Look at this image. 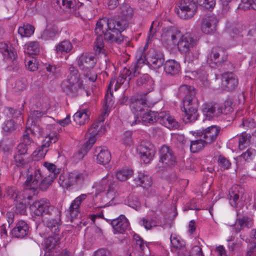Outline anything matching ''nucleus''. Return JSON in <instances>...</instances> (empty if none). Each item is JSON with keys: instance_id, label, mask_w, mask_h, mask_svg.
I'll use <instances>...</instances> for the list:
<instances>
[{"instance_id": "obj_1", "label": "nucleus", "mask_w": 256, "mask_h": 256, "mask_svg": "<svg viewBox=\"0 0 256 256\" xmlns=\"http://www.w3.org/2000/svg\"><path fill=\"white\" fill-rule=\"evenodd\" d=\"M121 20L114 19H100L96 24L95 32L98 36L94 42V49L96 54L103 52L104 43V35L106 40L120 44L123 41L121 34L122 31L128 26V20L134 15V10L127 4H123L118 9Z\"/></svg>"}, {"instance_id": "obj_2", "label": "nucleus", "mask_w": 256, "mask_h": 256, "mask_svg": "<svg viewBox=\"0 0 256 256\" xmlns=\"http://www.w3.org/2000/svg\"><path fill=\"white\" fill-rule=\"evenodd\" d=\"M178 94L184 96L182 110L184 112L183 119L186 123L195 121L198 116V100L196 96V90L193 86L182 85L178 90Z\"/></svg>"}, {"instance_id": "obj_3", "label": "nucleus", "mask_w": 256, "mask_h": 256, "mask_svg": "<svg viewBox=\"0 0 256 256\" xmlns=\"http://www.w3.org/2000/svg\"><path fill=\"white\" fill-rule=\"evenodd\" d=\"M148 48L147 45L144 48H138L136 54V64L134 65V76L139 74L138 68L141 64H146L152 68L157 69L161 67L164 59L163 54L160 52L154 50H150L147 56L145 52Z\"/></svg>"}, {"instance_id": "obj_4", "label": "nucleus", "mask_w": 256, "mask_h": 256, "mask_svg": "<svg viewBox=\"0 0 256 256\" xmlns=\"http://www.w3.org/2000/svg\"><path fill=\"white\" fill-rule=\"evenodd\" d=\"M101 124V123L93 124L90 128L88 129L86 134V136L88 140L83 145L82 148L74 154V158L75 160H82L96 142V136L104 133V131L100 130V128H102Z\"/></svg>"}, {"instance_id": "obj_5", "label": "nucleus", "mask_w": 256, "mask_h": 256, "mask_svg": "<svg viewBox=\"0 0 256 256\" xmlns=\"http://www.w3.org/2000/svg\"><path fill=\"white\" fill-rule=\"evenodd\" d=\"M178 8H176V12L183 19H188L193 17L197 10L196 4L194 0H182Z\"/></svg>"}, {"instance_id": "obj_6", "label": "nucleus", "mask_w": 256, "mask_h": 256, "mask_svg": "<svg viewBox=\"0 0 256 256\" xmlns=\"http://www.w3.org/2000/svg\"><path fill=\"white\" fill-rule=\"evenodd\" d=\"M197 44V40L190 32L180 34L176 44L178 50L181 52H186L192 50Z\"/></svg>"}, {"instance_id": "obj_7", "label": "nucleus", "mask_w": 256, "mask_h": 256, "mask_svg": "<svg viewBox=\"0 0 256 256\" xmlns=\"http://www.w3.org/2000/svg\"><path fill=\"white\" fill-rule=\"evenodd\" d=\"M114 83L115 80L114 79H112L110 82L108 89L105 96V106L104 108V110L102 112L101 114L99 116L98 121L94 123L102 124V128H100L101 131L104 132V130L102 129L103 122L104 120L105 117L108 116L110 112V109L112 106L114 104L112 89L113 88V85Z\"/></svg>"}, {"instance_id": "obj_8", "label": "nucleus", "mask_w": 256, "mask_h": 256, "mask_svg": "<svg viewBox=\"0 0 256 256\" xmlns=\"http://www.w3.org/2000/svg\"><path fill=\"white\" fill-rule=\"evenodd\" d=\"M140 155L141 160L145 164H148L156 154V148L153 144L148 141H142L136 148Z\"/></svg>"}, {"instance_id": "obj_9", "label": "nucleus", "mask_w": 256, "mask_h": 256, "mask_svg": "<svg viewBox=\"0 0 256 256\" xmlns=\"http://www.w3.org/2000/svg\"><path fill=\"white\" fill-rule=\"evenodd\" d=\"M40 180L41 174L39 170L32 168L28 169L25 182L26 189L24 192L26 194L28 190H32L34 192L38 190V184Z\"/></svg>"}, {"instance_id": "obj_10", "label": "nucleus", "mask_w": 256, "mask_h": 256, "mask_svg": "<svg viewBox=\"0 0 256 256\" xmlns=\"http://www.w3.org/2000/svg\"><path fill=\"white\" fill-rule=\"evenodd\" d=\"M32 212L37 216L43 214H49L54 210L53 206H51L48 200L42 199L36 201L30 206Z\"/></svg>"}, {"instance_id": "obj_11", "label": "nucleus", "mask_w": 256, "mask_h": 256, "mask_svg": "<svg viewBox=\"0 0 256 256\" xmlns=\"http://www.w3.org/2000/svg\"><path fill=\"white\" fill-rule=\"evenodd\" d=\"M130 107L135 116L134 122L131 124L132 126L140 122V116L148 110V104L146 100L144 98L132 99Z\"/></svg>"}, {"instance_id": "obj_12", "label": "nucleus", "mask_w": 256, "mask_h": 256, "mask_svg": "<svg viewBox=\"0 0 256 256\" xmlns=\"http://www.w3.org/2000/svg\"><path fill=\"white\" fill-rule=\"evenodd\" d=\"M181 32L176 28L170 27L164 31L162 34V40L168 46H176Z\"/></svg>"}, {"instance_id": "obj_13", "label": "nucleus", "mask_w": 256, "mask_h": 256, "mask_svg": "<svg viewBox=\"0 0 256 256\" xmlns=\"http://www.w3.org/2000/svg\"><path fill=\"white\" fill-rule=\"evenodd\" d=\"M218 19L214 15L206 16L203 18L200 25L202 32L206 34H212L216 30Z\"/></svg>"}, {"instance_id": "obj_14", "label": "nucleus", "mask_w": 256, "mask_h": 256, "mask_svg": "<svg viewBox=\"0 0 256 256\" xmlns=\"http://www.w3.org/2000/svg\"><path fill=\"white\" fill-rule=\"evenodd\" d=\"M160 162L164 166H172L176 164V157L170 148L166 146H163L160 150Z\"/></svg>"}, {"instance_id": "obj_15", "label": "nucleus", "mask_w": 256, "mask_h": 256, "mask_svg": "<svg viewBox=\"0 0 256 256\" xmlns=\"http://www.w3.org/2000/svg\"><path fill=\"white\" fill-rule=\"evenodd\" d=\"M115 186L116 184L113 176L110 174H108L100 181L98 186V189L100 191H106L107 194L110 196L111 198H113Z\"/></svg>"}, {"instance_id": "obj_16", "label": "nucleus", "mask_w": 256, "mask_h": 256, "mask_svg": "<svg viewBox=\"0 0 256 256\" xmlns=\"http://www.w3.org/2000/svg\"><path fill=\"white\" fill-rule=\"evenodd\" d=\"M50 104L48 98H45L44 102L40 106V110L32 111L28 118L26 126L35 125L38 119L46 114L47 110L50 108Z\"/></svg>"}, {"instance_id": "obj_17", "label": "nucleus", "mask_w": 256, "mask_h": 256, "mask_svg": "<svg viewBox=\"0 0 256 256\" xmlns=\"http://www.w3.org/2000/svg\"><path fill=\"white\" fill-rule=\"evenodd\" d=\"M62 87L64 92L71 96H76L82 94L84 91L82 82L69 84L67 82H62Z\"/></svg>"}, {"instance_id": "obj_18", "label": "nucleus", "mask_w": 256, "mask_h": 256, "mask_svg": "<svg viewBox=\"0 0 256 256\" xmlns=\"http://www.w3.org/2000/svg\"><path fill=\"white\" fill-rule=\"evenodd\" d=\"M238 84V79L232 72H225L222 76V87L223 90L230 91L234 90Z\"/></svg>"}, {"instance_id": "obj_19", "label": "nucleus", "mask_w": 256, "mask_h": 256, "mask_svg": "<svg viewBox=\"0 0 256 256\" xmlns=\"http://www.w3.org/2000/svg\"><path fill=\"white\" fill-rule=\"evenodd\" d=\"M202 110L204 114L209 119L214 116H218L222 114L220 106L217 103L210 102H206L202 106Z\"/></svg>"}, {"instance_id": "obj_20", "label": "nucleus", "mask_w": 256, "mask_h": 256, "mask_svg": "<svg viewBox=\"0 0 256 256\" xmlns=\"http://www.w3.org/2000/svg\"><path fill=\"white\" fill-rule=\"evenodd\" d=\"M96 62V58L92 54H83L78 61V64L82 70H88L92 69Z\"/></svg>"}, {"instance_id": "obj_21", "label": "nucleus", "mask_w": 256, "mask_h": 256, "mask_svg": "<svg viewBox=\"0 0 256 256\" xmlns=\"http://www.w3.org/2000/svg\"><path fill=\"white\" fill-rule=\"evenodd\" d=\"M110 224L114 234H122L129 226V222L124 215H120L118 218L110 220Z\"/></svg>"}, {"instance_id": "obj_22", "label": "nucleus", "mask_w": 256, "mask_h": 256, "mask_svg": "<svg viewBox=\"0 0 256 256\" xmlns=\"http://www.w3.org/2000/svg\"><path fill=\"white\" fill-rule=\"evenodd\" d=\"M134 66L132 68H131V70L124 68L121 72L119 77L116 80L114 78L115 80V83L113 85V87L114 86V90H116L125 81H126L127 84H128L132 78V76H135L134 74ZM138 74H136V76Z\"/></svg>"}, {"instance_id": "obj_23", "label": "nucleus", "mask_w": 256, "mask_h": 256, "mask_svg": "<svg viewBox=\"0 0 256 256\" xmlns=\"http://www.w3.org/2000/svg\"><path fill=\"white\" fill-rule=\"evenodd\" d=\"M220 128L216 126H212L200 132L201 136L207 144L212 142L216 138L220 132Z\"/></svg>"}, {"instance_id": "obj_24", "label": "nucleus", "mask_w": 256, "mask_h": 256, "mask_svg": "<svg viewBox=\"0 0 256 256\" xmlns=\"http://www.w3.org/2000/svg\"><path fill=\"white\" fill-rule=\"evenodd\" d=\"M57 140V136L54 134H49L48 136H46L42 140L40 148H38L37 152H34V153H37L36 155L38 156V158H44L48 151V146L52 143L56 142Z\"/></svg>"}, {"instance_id": "obj_25", "label": "nucleus", "mask_w": 256, "mask_h": 256, "mask_svg": "<svg viewBox=\"0 0 256 256\" xmlns=\"http://www.w3.org/2000/svg\"><path fill=\"white\" fill-rule=\"evenodd\" d=\"M28 224L24 220H20L12 230L11 234L14 237L22 238L28 234Z\"/></svg>"}, {"instance_id": "obj_26", "label": "nucleus", "mask_w": 256, "mask_h": 256, "mask_svg": "<svg viewBox=\"0 0 256 256\" xmlns=\"http://www.w3.org/2000/svg\"><path fill=\"white\" fill-rule=\"evenodd\" d=\"M158 120L160 124L170 129L177 128L178 127V122L166 112H161L158 113Z\"/></svg>"}, {"instance_id": "obj_27", "label": "nucleus", "mask_w": 256, "mask_h": 256, "mask_svg": "<svg viewBox=\"0 0 256 256\" xmlns=\"http://www.w3.org/2000/svg\"><path fill=\"white\" fill-rule=\"evenodd\" d=\"M95 156L97 163L100 164H106L111 160L110 152L106 147H97L95 150Z\"/></svg>"}, {"instance_id": "obj_28", "label": "nucleus", "mask_w": 256, "mask_h": 256, "mask_svg": "<svg viewBox=\"0 0 256 256\" xmlns=\"http://www.w3.org/2000/svg\"><path fill=\"white\" fill-rule=\"evenodd\" d=\"M254 224L253 220L248 216H242L236 219L234 224V230L236 233L240 232L245 228H250Z\"/></svg>"}, {"instance_id": "obj_29", "label": "nucleus", "mask_w": 256, "mask_h": 256, "mask_svg": "<svg viewBox=\"0 0 256 256\" xmlns=\"http://www.w3.org/2000/svg\"><path fill=\"white\" fill-rule=\"evenodd\" d=\"M0 52L4 56V59L6 60L12 61L16 56V52L14 48L5 42L0 43Z\"/></svg>"}, {"instance_id": "obj_30", "label": "nucleus", "mask_w": 256, "mask_h": 256, "mask_svg": "<svg viewBox=\"0 0 256 256\" xmlns=\"http://www.w3.org/2000/svg\"><path fill=\"white\" fill-rule=\"evenodd\" d=\"M164 70L168 74L175 76L178 74L180 70V64L174 60H169L164 64Z\"/></svg>"}, {"instance_id": "obj_31", "label": "nucleus", "mask_w": 256, "mask_h": 256, "mask_svg": "<svg viewBox=\"0 0 256 256\" xmlns=\"http://www.w3.org/2000/svg\"><path fill=\"white\" fill-rule=\"evenodd\" d=\"M140 120H142L145 124H153L156 122L158 119V113L154 111L148 110H146L141 116H140Z\"/></svg>"}, {"instance_id": "obj_32", "label": "nucleus", "mask_w": 256, "mask_h": 256, "mask_svg": "<svg viewBox=\"0 0 256 256\" xmlns=\"http://www.w3.org/2000/svg\"><path fill=\"white\" fill-rule=\"evenodd\" d=\"M90 114V112L86 110H79L74 115V120L80 126L88 122Z\"/></svg>"}, {"instance_id": "obj_33", "label": "nucleus", "mask_w": 256, "mask_h": 256, "mask_svg": "<svg viewBox=\"0 0 256 256\" xmlns=\"http://www.w3.org/2000/svg\"><path fill=\"white\" fill-rule=\"evenodd\" d=\"M60 224V220L59 218H50L46 222L47 228L55 236L59 234Z\"/></svg>"}, {"instance_id": "obj_34", "label": "nucleus", "mask_w": 256, "mask_h": 256, "mask_svg": "<svg viewBox=\"0 0 256 256\" xmlns=\"http://www.w3.org/2000/svg\"><path fill=\"white\" fill-rule=\"evenodd\" d=\"M224 48L220 47L213 48L208 55V62L212 67H214L218 57L222 53Z\"/></svg>"}, {"instance_id": "obj_35", "label": "nucleus", "mask_w": 256, "mask_h": 256, "mask_svg": "<svg viewBox=\"0 0 256 256\" xmlns=\"http://www.w3.org/2000/svg\"><path fill=\"white\" fill-rule=\"evenodd\" d=\"M170 242L174 248L178 250V254L182 256V254L186 250L184 247L185 245L184 242L181 240L180 237L172 234L170 236Z\"/></svg>"}, {"instance_id": "obj_36", "label": "nucleus", "mask_w": 256, "mask_h": 256, "mask_svg": "<svg viewBox=\"0 0 256 256\" xmlns=\"http://www.w3.org/2000/svg\"><path fill=\"white\" fill-rule=\"evenodd\" d=\"M56 3L66 12H72L76 9V0H56Z\"/></svg>"}, {"instance_id": "obj_37", "label": "nucleus", "mask_w": 256, "mask_h": 256, "mask_svg": "<svg viewBox=\"0 0 256 256\" xmlns=\"http://www.w3.org/2000/svg\"><path fill=\"white\" fill-rule=\"evenodd\" d=\"M136 184L144 188H148L150 186L152 183L151 178L148 175L140 172L138 176L134 179Z\"/></svg>"}, {"instance_id": "obj_38", "label": "nucleus", "mask_w": 256, "mask_h": 256, "mask_svg": "<svg viewBox=\"0 0 256 256\" xmlns=\"http://www.w3.org/2000/svg\"><path fill=\"white\" fill-rule=\"evenodd\" d=\"M208 144L200 136V139L190 140V149L192 152L194 153L202 150Z\"/></svg>"}, {"instance_id": "obj_39", "label": "nucleus", "mask_w": 256, "mask_h": 256, "mask_svg": "<svg viewBox=\"0 0 256 256\" xmlns=\"http://www.w3.org/2000/svg\"><path fill=\"white\" fill-rule=\"evenodd\" d=\"M58 183L63 188H68L74 185L71 172L60 174L58 178Z\"/></svg>"}, {"instance_id": "obj_40", "label": "nucleus", "mask_w": 256, "mask_h": 256, "mask_svg": "<svg viewBox=\"0 0 256 256\" xmlns=\"http://www.w3.org/2000/svg\"><path fill=\"white\" fill-rule=\"evenodd\" d=\"M70 74L68 76L67 80L63 82L68 84H74L78 82H82L80 79V75L78 70L74 66H70L69 68Z\"/></svg>"}, {"instance_id": "obj_41", "label": "nucleus", "mask_w": 256, "mask_h": 256, "mask_svg": "<svg viewBox=\"0 0 256 256\" xmlns=\"http://www.w3.org/2000/svg\"><path fill=\"white\" fill-rule=\"evenodd\" d=\"M74 184H81L87 179L88 173L86 170L74 171L71 172Z\"/></svg>"}, {"instance_id": "obj_42", "label": "nucleus", "mask_w": 256, "mask_h": 256, "mask_svg": "<svg viewBox=\"0 0 256 256\" xmlns=\"http://www.w3.org/2000/svg\"><path fill=\"white\" fill-rule=\"evenodd\" d=\"M72 48V44L70 40H64L60 42L56 46L58 53H68Z\"/></svg>"}, {"instance_id": "obj_43", "label": "nucleus", "mask_w": 256, "mask_h": 256, "mask_svg": "<svg viewBox=\"0 0 256 256\" xmlns=\"http://www.w3.org/2000/svg\"><path fill=\"white\" fill-rule=\"evenodd\" d=\"M59 238L57 236H49L45 240V247L48 252H52L54 249L56 248L58 244Z\"/></svg>"}, {"instance_id": "obj_44", "label": "nucleus", "mask_w": 256, "mask_h": 256, "mask_svg": "<svg viewBox=\"0 0 256 256\" xmlns=\"http://www.w3.org/2000/svg\"><path fill=\"white\" fill-rule=\"evenodd\" d=\"M8 194L10 196V198H14V200L20 202L22 200H25L27 198L28 200H30L32 196H26L24 194V192L22 194L21 193L18 194L16 192V190L14 188H8L7 190Z\"/></svg>"}, {"instance_id": "obj_45", "label": "nucleus", "mask_w": 256, "mask_h": 256, "mask_svg": "<svg viewBox=\"0 0 256 256\" xmlns=\"http://www.w3.org/2000/svg\"><path fill=\"white\" fill-rule=\"evenodd\" d=\"M16 128L17 124L12 120H6L2 125V132L6 134L13 132Z\"/></svg>"}, {"instance_id": "obj_46", "label": "nucleus", "mask_w": 256, "mask_h": 256, "mask_svg": "<svg viewBox=\"0 0 256 256\" xmlns=\"http://www.w3.org/2000/svg\"><path fill=\"white\" fill-rule=\"evenodd\" d=\"M58 29L55 25L48 24L46 30L43 32L42 36L46 40L54 37L58 32Z\"/></svg>"}, {"instance_id": "obj_47", "label": "nucleus", "mask_w": 256, "mask_h": 256, "mask_svg": "<svg viewBox=\"0 0 256 256\" xmlns=\"http://www.w3.org/2000/svg\"><path fill=\"white\" fill-rule=\"evenodd\" d=\"M24 52L29 54H36L39 52L40 46L37 42H30L25 44Z\"/></svg>"}, {"instance_id": "obj_48", "label": "nucleus", "mask_w": 256, "mask_h": 256, "mask_svg": "<svg viewBox=\"0 0 256 256\" xmlns=\"http://www.w3.org/2000/svg\"><path fill=\"white\" fill-rule=\"evenodd\" d=\"M251 136L246 132H242L239 138L238 147L240 150H244L249 146L250 143Z\"/></svg>"}, {"instance_id": "obj_49", "label": "nucleus", "mask_w": 256, "mask_h": 256, "mask_svg": "<svg viewBox=\"0 0 256 256\" xmlns=\"http://www.w3.org/2000/svg\"><path fill=\"white\" fill-rule=\"evenodd\" d=\"M56 177L54 175H48L46 176L43 180H40L38 184V190H46L48 186L52 184Z\"/></svg>"}, {"instance_id": "obj_50", "label": "nucleus", "mask_w": 256, "mask_h": 256, "mask_svg": "<svg viewBox=\"0 0 256 256\" xmlns=\"http://www.w3.org/2000/svg\"><path fill=\"white\" fill-rule=\"evenodd\" d=\"M34 31V28L30 24L24 25L20 26L18 30V34L22 37H28L32 34Z\"/></svg>"}, {"instance_id": "obj_51", "label": "nucleus", "mask_w": 256, "mask_h": 256, "mask_svg": "<svg viewBox=\"0 0 256 256\" xmlns=\"http://www.w3.org/2000/svg\"><path fill=\"white\" fill-rule=\"evenodd\" d=\"M238 8L244 10L250 9L256 10V0H242Z\"/></svg>"}, {"instance_id": "obj_52", "label": "nucleus", "mask_w": 256, "mask_h": 256, "mask_svg": "<svg viewBox=\"0 0 256 256\" xmlns=\"http://www.w3.org/2000/svg\"><path fill=\"white\" fill-rule=\"evenodd\" d=\"M256 153V152L254 149L249 148L246 152H242V154L238 158V159L240 160L243 159L244 161L250 162L253 159Z\"/></svg>"}, {"instance_id": "obj_53", "label": "nucleus", "mask_w": 256, "mask_h": 256, "mask_svg": "<svg viewBox=\"0 0 256 256\" xmlns=\"http://www.w3.org/2000/svg\"><path fill=\"white\" fill-rule=\"evenodd\" d=\"M80 204L74 199L71 203L69 208L70 214L72 218H76L80 214Z\"/></svg>"}, {"instance_id": "obj_54", "label": "nucleus", "mask_w": 256, "mask_h": 256, "mask_svg": "<svg viewBox=\"0 0 256 256\" xmlns=\"http://www.w3.org/2000/svg\"><path fill=\"white\" fill-rule=\"evenodd\" d=\"M133 174V171L130 169H122L118 172L116 176L120 181H124L128 178Z\"/></svg>"}, {"instance_id": "obj_55", "label": "nucleus", "mask_w": 256, "mask_h": 256, "mask_svg": "<svg viewBox=\"0 0 256 256\" xmlns=\"http://www.w3.org/2000/svg\"><path fill=\"white\" fill-rule=\"evenodd\" d=\"M32 133V131L31 128L30 126H26V128L24 132V134L22 136V138L21 142L30 148L31 147L32 144L33 142L30 136V134Z\"/></svg>"}, {"instance_id": "obj_56", "label": "nucleus", "mask_w": 256, "mask_h": 256, "mask_svg": "<svg viewBox=\"0 0 256 256\" xmlns=\"http://www.w3.org/2000/svg\"><path fill=\"white\" fill-rule=\"evenodd\" d=\"M184 53L186 54L184 62H187L188 64H192L197 60L199 56V52L197 50H190L188 52Z\"/></svg>"}, {"instance_id": "obj_57", "label": "nucleus", "mask_w": 256, "mask_h": 256, "mask_svg": "<svg viewBox=\"0 0 256 256\" xmlns=\"http://www.w3.org/2000/svg\"><path fill=\"white\" fill-rule=\"evenodd\" d=\"M182 256H204L202 248L200 246H195L191 250L190 252H185L182 254Z\"/></svg>"}, {"instance_id": "obj_58", "label": "nucleus", "mask_w": 256, "mask_h": 256, "mask_svg": "<svg viewBox=\"0 0 256 256\" xmlns=\"http://www.w3.org/2000/svg\"><path fill=\"white\" fill-rule=\"evenodd\" d=\"M44 166L50 172V174L48 175L54 174V177L56 178L57 175L59 174L60 172V169L57 168L56 166L53 164L45 162L44 164Z\"/></svg>"}, {"instance_id": "obj_59", "label": "nucleus", "mask_w": 256, "mask_h": 256, "mask_svg": "<svg viewBox=\"0 0 256 256\" xmlns=\"http://www.w3.org/2000/svg\"><path fill=\"white\" fill-rule=\"evenodd\" d=\"M218 164L222 170L228 169L231 166L230 162L226 158L222 156L218 157Z\"/></svg>"}, {"instance_id": "obj_60", "label": "nucleus", "mask_w": 256, "mask_h": 256, "mask_svg": "<svg viewBox=\"0 0 256 256\" xmlns=\"http://www.w3.org/2000/svg\"><path fill=\"white\" fill-rule=\"evenodd\" d=\"M222 109V114H227L233 112L232 102L230 99L225 100L223 106H220Z\"/></svg>"}, {"instance_id": "obj_61", "label": "nucleus", "mask_w": 256, "mask_h": 256, "mask_svg": "<svg viewBox=\"0 0 256 256\" xmlns=\"http://www.w3.org/2000/svg\"><path fill=\"white\" fill-rule=\"evenodd\" d=\"M197 3L206 9L213 8L216 5L215 0H197Z\"/></svg>"}, {"instance_id": "obj_62", "label": "nucleus", "mask_w": 256, "mask_h": 256, "mask_svg": "<svg viewBox=\"0 0 256 256\" xmlns=\"http://www.w3.org/2000/svg\"><path fill=\"white\" fill-rule=\"evenodd\" d=\"M26 86V80L25 78L18 80L16 82L14 89L16 92L23 91Z\"/></svg>"}, {"instance_id": "obj_63", "label": "nucleus", "mask_w": 256, "mask_h": 256, "mask_svg": "<svg viewBox=\"0 0 256 256\" xmlns=\"http://www.w3.org/2000/svg\"><path fill=\"white\" fill-rule=\"evenodd\" d=\"M137 84L139 86L151 84L152 82L149 76L147 74L142 75L136 80Z\"/></svg>"}, {"instance_id": "obj_64", "label": "nucleus", "mask_w": 256, "mask_h": 256, "mask_svg": "<svg viewBox=\"0 0 256 256\" xmlns=\"http://www.w3.org/2000/svg\"><path fill=\"white\" fill-rule=\"evenodd\" d=\"M26 66L30 71L34 72L38 68V62L36 58H32L28 62Z\"/></svg>"}]
</instances>
